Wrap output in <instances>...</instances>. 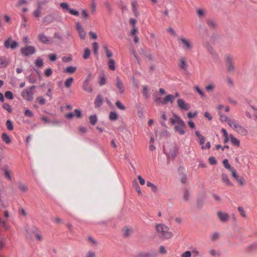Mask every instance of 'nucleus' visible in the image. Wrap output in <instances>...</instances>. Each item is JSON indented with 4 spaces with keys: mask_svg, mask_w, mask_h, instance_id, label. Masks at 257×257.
<instances>
[{
    "mask_svg": "<svg viewBox=\"0 0 257 257\" xmlns=\"http://www.w3.org/2000/svg\"><path fill=\"white\" fill-rule=\"evenodd\" d=\"M133 11L136 16L139 15V13L137 10L138 3L137 1H134L132 3Z\"/></svg>",
    "mask_w": 257,
    "mask_h": 257,
    "instance_id": "bb28decb",
    "label": "nucleus"
},
{
    "mask_svg": "<svg viewBox=\"0 0 257 257\" xmlns=\"http://www.w3.org/2000/svg\"><path fill=\"white\" fill-rule=\"evenodd\" d=\"M227 120H226L225 122H227V123L229 125V126L233 130H235L236 127L237 126V125L239 124L237 121L234 119L229 118L227 117Z\"/></svg>",
    "mask_w": 257,
    "mask_h": 257,
    "instance_id": "dca6fc26",
    "label": "nucleus"
},
{
    "mask_svg": "<svg viewBox=\"0 0 257 257\" xmlns=\"http://www.w3.org/2000/svg\"><path fill=\"white\" fill-rule=\"evenodd\" d=\"M223 164L224 167L226 169H228L229 170H230L231 169H232L233 168L231 167V166L229 164L228 160L227 159H224L223 160Z\"/></svg>",
    "mask_w": 257,
    "mask_h": 257,
    "instance_id": "58836bf2",
    "label": "nucleus"
},
{
    "mask_svg": "<svg viewBox=\"0 0 257 257\" xmlns=\"http://www.w3.org/2000/svg\"><path fill=\"white\" fill-rule=\"evenodd\" d=\"M76 29L79 33V35L81 39L84 40L86 37V33L83 30L81 25L80 23L78 22L76 25Z\"/></svg>",
    "mask_w": 257,
    "mask_h": 257,
    "instance_id": "ddd939ff",
    "label": "nucleus"
},
{
    "mask_svg": "<svg viewBox=\"0 0 257 257\" xmlns=\"http://www.w3.org/2000/svg\"><path fill=\"white\" fill-rule=\"evenodd\" d=\"M174 97L172 95H168L166 96V97L162 100V104H165L167 103L168 101H170L171 103H173L174 102Z\"/></svg>",
    "mask_w": 257,
    "mask_h": 257,
    "instance_id": "4be33fe9",
    "label": "nucleus"
},
{
    "mask_svg": "<svg viewBox=\"0 0 257 257\" xmlns=\"http://www.w3.org/2000/svg\"><path fill=\"white\" fill-rule=\"evenodd\" d=\"M229 140L232 145L237 147L240 146V141L232 134L229 135Z\"/></svg>",
    "mask_w": 257,
    "mask_h": 257,
    "instance_id": "a211bd4d",
    "label": "nucleus"
},
{
    "mask_svg": "<svg viewBox=\"0 0 257 257\" xmlns=\"http://www.w3.org/2000/svg\"><path fill=\"white\" fill-rule=\"evenodd\" d=\"M180 63L179 65L180 67L182 69H183L185 71H187V64L186 59L184 57H182L180 59Z\"/></svg>",
    "mask_w": 257,
    "mask_h": 257,
    "instance_id": "aec40b11",
    "label": "nucleus"
},
{
    "mask_svg": "<svg viewBox=\"0 0 257 257\" xmlns=\"http://www.w3.org/2000/svg\"><path fill=\"white\" fill-rule=\"evenodd\" d=\"M234 130L237 133L241 136H246L248 133L247 131L239 124L237 125Z\"/></svg>",
    "mask_w": 257,
    "mask_h": 257,
    "instance_id": "2eb2a0df",
    "label": "nucleus"
},
{
    "mask_svg": "<svg viewBox=\"0 0 257 257\" xmlns=\"http://www.w3.org/2000/svg\"><path fill=\"white\" fill-rule=\"evenodd\" d=\"M27 3V1L26 0H19L18 3L16 4V6L17 7H19L23 4H25Z\"/></svg>",
    "mask_w": 257,
    "mask_h": 257,
    "instance_id": "052dcab7",
    "label": "nucleus"
},
{
    "mask_svg": "<svg viewBox=\"0 0 257 257\" xmlns=\"http://www.w3.org/2000/svg\"><path fill=\"white\" fill-rule=\"evenodd\" d=\"M73 81V78L72 77H70L66 80L64 83V85L66 87L69 88Z\"/></svg>",
    "mask_w": 257,
    "mask_h": 257,
    "instance_id": "473e14b6",
    "label": "nucleus"
},
{
    "mask_svg": "<svg viewBox=\"0 0 257 257\" xmlns=\"http://www.w3.org/2000/svg\"><path fill=\"white\" fill-rule=\"evenodd\" d=\"M35 88V86H32L28 89L24 90L22 92V96L27 100L31 101L33 99V90Z\"/></svg>",
    "mask_w": 257,
    "mask_h": 257,
    "instance_id": "39448f33",
    "label": "nucleus"
},
{
    "mask_svg": "<svg viewBox=\"0 0 257 257\" xmlns=\"http://www.w3.org/2000/svg\"><path fill=\"white\" fill-rule=\"evenodd\" d=\"M25 115L29 116V117H32L33 116V112L30 110V109H26L25 111Z\"/></svg>",
    "mask_w": 257,
    "mask_h": 257,
    "instance_id": "bf43d9fd",
    "label": "nucleus"
},
{
    "mask_svg": "<svg viewBox=\"0 0 257 257\" xmlns=\"http://www.w3.org/2000/svg\"><path fill=\"white\" fill-rule=\"evenodd\" d=\"M178 106L181 109L188 110L190 108L189 104L185 103V102L182 99H179L177 101Z\"/></svg>",
    "mask_w": 257,
    "mask_h": 257,
    "instance_id": "4468645a",
    "label": "nucleus"
},
{
    "mask_svg": "<svg viewBox=\"0 0 257 257\" xmlns=\"http://www.w3.org/2000/svg\"><path fill=\"white\" fill-rule=\"evenodd\" d=\"M19 189L22 192H24V193L26 192L28 190V187H27V186L22 183H20L19 184Z\"/></svg>",
    "mask_w": 257,
    "mask_h": 257,
    "instance_id": "f704fd0d",
    "label": "nucleus"
},
{
    "mask_svg": "<svg viewBox=\"0 0 257 257\" xmlns=\"http://www.w3.org/2000/svg\"><path fill=\"white\" fill-rule=\"evenodd\" d=\"M35 64L37 67H39L43 66L44 64L43 60L40 58H37L35 61Z\"/></svg>",
    "mask_w": 257,
    "mask_h": 257,
    "instance_id": "37998d69",
    "label": "nucleus"
},
{
    "mask_svg": "<svg viewBox=\"0 0 257 257\" xmlns=\"http://www.w3.org/2000/svg\"><path fill=\"white\" fill-rule=\"evenodd\" d=\"M5 97L7 98L10 99H13L14 98L13 94L12 92L10 91H7L5 93Z\"/></svg>",
    "mask_w": 257,
    "mask_h": 257,
    "instance_id": "603ef678",
    "label": "nucleus"
},
{
    "mask_svg": "<svg viewBox=\"0 0 257 257\" xmlns=\"http://www.w3.org/2000/svg\"><path fill=\"white\" fill-rule=\"evenodd\" d=\"M197 13L199 18L204 17L205 15V12L202 9H198L197 10Z\"/></svg>",
    "mask_w": 257,
    "mask_h": 257,
    "instance_id": "ea45409f",
    "label": "nucleus"
},
{
    "mask_svg": "<svg viewBox=\"0 0 257 257\" xmlns=\"http://www.w3.org/2000/svg\"><path fill=\"white\" fill-rule=\"evenodd\" d=\"M68 11L72 15L76 16L79 15V12L75 9L69 8V9H68Z\"/></svg>",
    "mask_w": 257,
    "mask_h": 257,
    "instance_id": "6e6d98bb",
    "label": "nucleus"
},
{
    "mask_svg": "<svg viewBox=\"0 0 257 257\" xmlns=\"http://www.w3.org/2000/svg\"><path fill=\"white\" fill-rule=\"evenodd\" d=\"M116 106L118 108L121 110H124L125 109V106L119 101H117L115 103Z\"/></svg>",
    "mask_w": 257,
    "mask_h": 257,
    "instance_id": "3c124183",
    "label": "nucleus"
},
{
    "mask_svg": "<svg viewBox=\"0 0 257 257\" xmlns=\"http://www.w3.org/2000/svg\"><path fill=\"white\" fill-rule=\"evenodd\" d=\"M221 132L222 133V135L224 138L223 141L224 143H227L229 141V135L225 128H222Z\"/></svg>",
    "mask_w": 257,
    "mask_h": 257,
    "instance_id": "5701e85b",
    "label": "nucleus"
},
{
    "mask_svg": "<svg viewBox=\"0 0 257 257\" xmlns=\"http://www.w3.org/2000/svg\"><path fill=\"white\" fill-rule=\"evenodd\" d=\"M103 47L105 51L107 57L110 59L111 57L112 56V53L111 51L108 49L107 46L106 45H104Z\"/></svg>",
    "mask_w": 257,
    "mask_h": 257,
    "instance_id": "72a5a7b5",
    "label": "nucleus"
},
{
    "mask_svg": "<svg viewBox=\"0 0 257 257\" xmlns=\"http://www.w3.org/2000/svg\"><path fill=\"white\" fill-rule=\"evenodd\" d=\"M147 186L148 187H151L153 190L154 192H156L157 191V187L156 185L153 184L150 182L147 181Z\"/></svg>",
    "mask_w": 257,
    "mask_h": 257,
    "instance_id": "49530a36",
    "label": "nucleus"
},
{
    "mask_svg": "<svg viewBox=\"0 0 257 257\" xmlns=\"http://www.w3.org/2000/svg\"><path fill=\"white\" fill-rule=\"evenodd\" d=\"M96 4L95 0H91V10L92 13H94L96 11Z\"/></svg>",
    "mask_w": 257,
    "mask_h": 257,
    "instance_id": "09e8293b",
    "label": "nucleus"
},
{
    "mask_svg": "<svg viewBox=\"0 0 257 257\" xmlns=\"http://www.w3.org/2000/svg\"><path fill=\"white\" fill-rule=\"evenodd\" d=\"M45 75L47 77H49L52 74V70L51 68H47L45 71Z\"/></svg>",
    "mask_w": 257,
    "mask_h": 257,
    "instance_id": "5fc2aeb1",
    "label": "nucleus"
},
{
    "mask_svg": "<svg viewBox=\"0 0 257 257\" xmlns=\"http://www.w3.org/2000/svg\"><path fill=\"white\" fill-rule=\"evenodd\" d=\"M216 108L219 116L220 120L222 122L226 121L227 120V116L223 114V110H224L227 112H229L230 110L229 107L227 105L224 106L223 104H219L216 105Z\"/></svg>",
    "mask_w": 257,
    "mask_h": 257,
    "instance_id": "7ed1b4c3",
    "label": "nucleus"
},
{
    "mask_svg": "<svg viewBox=\"0 0 257 257\" xmlns=\"http://www.w3.org/2000/svg\"><path fill=\"white\" fill-rule=\"evenodd\" d=\"M22 54L26 56L33 54L36 52V49L34 46H29L22 48L21 50Z\"/></svg>",
    "mask_w": 257,
    "mask_h": 257,
    "instance_id": "0eeeda50",
    "label": "nucleus"
},
{
    "mask_svg": "<svg viewBox=\"0 0 257 257\" xmlns=\"http://www.w3.org/2000/svg\"><path fill=\"white\" fill-rule=\"evenodd\" d=\"M90 55V50L89 48H86L84 50V52L83 55V58L84 59H87Z\"/></svg>",
    "mask_w": 257,
    "mask_h": 257,
    "instance_id": "e433bc0d",
    "label": "nucleus"
},
{
    "mask_svg": "<svg viewBox=\"0 0 257 257\" xmlns=\"http://www.w3.org/2000/svg\"><path fill=\"white\" fill-rule=\"evenodd\" d=\"M60 6L63 9H66V10H67L68 11V9H69V6H68V4H67L66 3H61L60 4Z\"/></svg>",
    "mask_w": 257,
    "mask_h": 257,
    "instance_id": "774afa93",
    "label": "nucleus"
},
{
    "mask_svg": "<svg viewBox=\"0 0 257 257\" xmlns=\"http://www.w3.org/2000/svg\"><path fill=\"white\" fill-rule=\"evenodd\" d=\"M103 102V98L100 95L97 96L96 99L94 102V105L96 107H99L101 106Z\"/></svg>",
    "mask_w": 257,
    "mask_h": 257,
    "instance_id": "412c9836",
    "label": "nucleus"
},
{
    "mask_svg": "<svg viewBox=\"0 0 257 257\" xmlns=\"http://www.w3.org/2000/svg\"><path fill=\"white\" fill-rule=\"evenodd\" d=\"M4 173L6 177L9 180H12V176L11 175V172L7 168L4 169Z\"/></svg>",
    "mask_w": 257,
    "mask_h": 257,
    "instance_id": "79ce46f5",
    "label": "nucleus"
},
{
    "mask_svg": "<svg viewBox=\"0 0 257 257\" xmlns=\"http://www.w3.org/2000/svg\"><path fill=\"white\" fill-rule=\"evenodd\" d=\"M226 83H227V84L229 86V87H231L233 85V80L230 78V77H227L226 78Z\"/></svg>",
    "mask_w": 257,
    "mask_h": 257,
    "instance_id": "13d9d810",
    "label": "nucleus"
},
{
    "mask_svg": "<svg viewBox=\"0 0 257 257\" xmlns=\"http://www.w3.org/2000/svg\"><path fill=\"white\" fill-rule=\"evenodd\" d=\"M218 28V25L216 21H210V29H216Z\"/></svg>",
    "mask_w": 257,
    "mask_h": 257,
    "instance_id": "a18cd8bd",
    "label": "nucleus"
},
{
    "mask_svg": "<svg viewBox=\"0 0 257 257\" xmlns=\"http://www.w3.org/2000/svg\"><path fill=\"white\" fill-rule=\"evenodd\" d=\"M231 173V175L233 178H234L236 180L239 177L238 175H237V173L236 171V170L232 168L230 170H229Z\"/></svg>",
    "mask_w": 257,
    "mask_h": 257,
    "instance_id": "de8ad7c7",
    "label": "nucleus"
},
{
    "mask_svg": "<svg viewBox=\"0 0 257 257\" xmlns=\"http://www.w3.org/2000/svg\"><path fill=\"white\" fill-rule=\"evenodd\" d=\"M90 122L92 125H95L97 121V118L96 115H91L89 117Z\"/></svg>",
    "mask_w": 257,
    "mask_h": 257,
    "instance_id": "c9c22d12",
    "label": "nucleus"
},
{
    "mask_svg": "<svg viewBox=\"0 0 257 257\" xmlns=\"http://www.w3.org/2000/svg\"><path fill=\"white\" fill-rule=\"evenodd\" d=\"M92 47L93 49V52L95 55H97L98 54V44L96 42H94L92 43Z\"/></svg>",
    "mask_w": 257,
    "mask_h": 257,
    "instance_id": "c03bdc74",
    "label": "nucleus"
},
{
    "mask_svg": "<svg viewBox=\"0 0 257 257\" xmlns=\"http://www.w3.org/2000/svg\"><path fill=\"white\" fill-rule=\"evenodd\" d=\"M196 90L198 92V93L201 95L202 97H204V94L203 92L201 90L199 86H196L195 87Z\"/></svg>",
    "mask_w": 257,
    "mask_h": 257,
    "instance_id": "e2e57ef3",
    "label": "nucleus"
},
{
    "mask_svg": "<svg viewBox=\"0 0 257 257\" xmlns=\"http://www.w3.org/2000/svg\"><path fill=\"white\" fill-rule=\"evenodd\" d=\"M221 180L223 183H225L226 185L228 186H232L233 184L231 183L229 180L227 175L225 173H223L221 175Z\"/></svg>",
    "mask_w": 257,
    "mask_h": 257,
    "instance_id": "6ab92c4d",
    "label": "nucleus"
},
{
    "mask_svg": "<svg viewBox=\"0 0 257 257\" xmlns=\"http://www.w3.org/2000/svg\"><path fill=\"white\" fill-rule=\"evenodd\" d=\"M33 15L37 19L40 18L41 15V7L40 6L33 12Z\"/></svg>",
    "mask_w": 257,
    "mask_h": 257,
    "instance_id": "2f4dec72",
    "label": "nucleus"
},
{
    "mask_svg": "<svg viewBox=\"0 0 257 257\" xmlns=\"http://www.w3.org/2000/svg\"><path fill=\"white\" fill-rule=\"evenodd\" d=\"M37 99L41 105H44L45 103V99L43 97H39Z\"/></svg>",
    "mask_w": 257,
    "mask_h": 257,
    "instance_id": "69168bd1",
    "label": "nucleus"
},
{
    "mask_svg": "<svg viewBox=\"0 0 257 257\" xmlns=\"http://www.w3.org/2000/svg\"><path fill=\"white\" fill-rule=\"evenodd\" d=\"M89 82V79L88 78H86V80L84 81V84H83V88L85 91H89L90 92H92L93 91V89L91 87H89V88H86L85 87V85H88Z\"/></svg>",
    "mask_w": 257,
    "mask_h": 257,
    "instance_id": "c756f323",
    "label": "nucleus"
},
{
    "mask_svg": "<svg viewBox=\"0 0 257 257\" xmlns=\"http://www.w3.org/2000/svg\"><path fill=\"white\" fill-rule=\"evenodd\" d=\"M9 64L8 61L5 58L0 57V68L6 67Z\"/></svg>",
    "mask_w": 257,
    "mask_h": 257,
    "instance_id": "c85d7f7f",
    "label": "nucleus"
},
{
    "mask_svg": "<svg viewBox=\"0 0 257 257\" xmlns=\"http://www.w3.org/2000/svg\"><path fill=\"white\" fill-rule=\"evenodd\" d=\"M76 67L75 66H69L64 69V72L65 73L73 74L75 72Z\"/></svg>",
    "mask_w": 257,
    "mask_h": 257,
    "instance_id": "393cba45",
    "label": "nucleus"
},
{
    "mask_svg": "<svg viewBox=\"0 0 257 257\" xmlns=\"http://www.w3.org/2000/svg\"><path fill=\"white\" fill-rule=\"evenodd\" d=\"M4 46L7 49L11 48L12 49H15L18 47L19 44L16 41H13L12 37H10L5 41Z\"/></svg>",
    "mask_w": 257,
    "mask_h": 257,
    "instance_id": "423d86ee",
    "label": "nucleus"
},
{
    "mask_svg": "<svg viewBox=\"0 0 257 257\" xmlns=\"http://www.w3.org/2000/svg\"><path fill=\"white\" fill-rule=\"evenodd\" d=\"M3 107L9 112H11L12 110L11 105L8 103H4L3 105Z\"/></svg>",
    "mask_w": 257,
    "mask_h": 257,
    "instance_id": "864d4df0",
    "label": "nucleus"
},
{
    "mask_svg": "<svg viewBox=\"0 0 257 257\" xmlns=\"http://www.w3.org/2000/svg\"><path fill=\"white\" fill-rule=\"evenodd\" d=\"M217 216L219 220L223 223L227 222L230 218L229 215L227 213L222 212L221 210L217 211Z\"/></svg>",
    "mask_w": 257,
    "mask_h": 257,
    "instance_id": "1a4fd4ad",
    "label": "nucleus"
},
{
    "mask_svg": "<svg viewBox=\"0 0 257 257\" xmlns=\"http://www.w3.org/2000/svg\"><path fill=\"white\" fill-rule=\"evenodd\" d=\"M2 140L7 144H9L11 141L10 137L6 133H3L2 135Z\"/></svg>",
    "mask_w": 257,
    "mask_h": 257,
    "instance_id": "7c9ffc66",
    "label": "nucleus"
},
{
    "mask_svg": "<svg viewBox=\"0 0 257 257\" xmlns=\"http://www.w3.org/2000/svg\"><path fill=\"white\" fill-rule=\"evenodd\" d=\"M171 123L175 125V130L180 135H184L186 127L184 122L178 115L174 114L173 117L170 119Z\"/></svg>",
    "mask_w": 257,
    "mask_h": 257,
    "instance_id": "f257e3e1",
    "label": "nucleus"
},
{
    "mask_svg": "<svg viewBox=\"0 0 257 257\" xmlns=\"http://www.w3.org/2000/svg\"><path fill=\"white\" fill-rule=\"evenodd\" d=\"M74 112L75 113V115L78 118H80L82 116L81 111L80 109H76L74 110Z\"/></svg>",
    "mask_w": 257,
    "mask_h": 257,
    "instance_id": "0e129e2a",
    "label": "nucleus"
},
{
    "mask_svg": "<svg viewBox=\"0 0 257 257\" xmlns=\"http://www.w3.org/2000/svg\"><path fill=\"white\" fill-rule=\"evenodd\" d=\"M49 59L51 61H55L57 59V55L56 54H52L49 55Z\"/></svg>",
    "mask_w": 257,
    "mask_h": 257,
    "instance_id": "680f3d73",
    "label": "nucleus"
},
{
    "mask_svg": "<svg viewBox=\"0 0 257 257\" xmlns=\"http://www.w3.org/2000/svg\"><path fill=\"white\" fill-rule=\"evenodd\" d=\"M38 38L40 41L44 44L50 43V38L43 33H41L38 35Z\"/></svg>",
    "mask_w": 257,
    "mask_h": 257,
    "instance_id": "f3484780",
    "label": "nucleus"
},
{
    "mask_svg": "<svg viewBox=\"0 0 257 257\" xmlns=\"http://www.w3.org/2000/svg\"><path fill=\"white\" fill-rule=\"evenodd\" d=\"M165 151L167 155L170 158L172 159L175 158L178 153V150L177 148L175 146H172L169 148L165 149Z\"/></svg>",
    "mask_w": 257,
    "mask_h": 257,
    "instance_id": "6e6552de",
    "label": "nucleus"
},
{
    "mask_svg": "<svg viewBox=\"0 0 257 257\" xmlns=\"http://www.w3.org/2000/svg\"><path fill=\"white\" fill-rule=\"evenodd\" d=\"M220 238V234L217 232H213L211 235V240L212 241H216Z\"/></svg>",
    "mask_w": 257,
    "mask_h": 257,
    "instance_id": "cd10ccee",
    "label": "nucleus"
},
{
    "mask_svg": "<svg viewBox=\"0 0 257 257\" xmlns=\"http://www.w3.org/2000/svg\"><path fill=\"white\" fill-rule=\"evenodd\" d=\"M116 86L120 94H122L124 92V88L122 81L118 76L116 77Z\"/></svg>",
    "mask_w": 257,
    "mask_h": 257,
    "instance_id": "f8f14e48",
    "label": "nucleus"
},
{
    "mask_svg": "<svg viewBox=\"0 0 257 257\" xmlns=\"http://www.w3.org/2000/svg\"><path fill=\"white\" fill-rule=\"evenodd\" d=\"M210 254L214 256H219L220 255V252L218 250L212 249L210 251Z\"/></svg>",
    "mask_w": 257,
    "mask_h": 257,
    "instance_id": "4d7b16f0",
    "label": "nucleus"
},
{
    "mask_svg": "<svg viewBox=\"0 0 257 257\" xmlns=\"http://www.w3.org/2000/svg\"><path fill=\"white\" fill-rule=\"evenodd\" d=\"M195 134L198 138L199 144L201 146V149L204 150L209 148V142H207L205 145H204L205 141L204 137L202 136L198 131H196Z\"/></svg>",
    "mask_w": 257,
    "mask_h": 257,
    "instance_id": "9d476101",
    "label": "nucleus"
},
{
    "mask_svg": "<svg viewBox=\"0 0 257 257\" xmlns=\"http://www.w3.org/2000/svg\"><path fill=\"white\" fill-rule=\"evenodd\" d=\"M118 118V115L115 112L111 111L109 114V119L111 120H116Z\"/></svg>",
    "mask_w": 257,
    "mask_h": 257,
    "instance_id": "4c0bfd02",
    "label": "nucleus"
},
{
    "mask_svg": "<svg viewBox=\"0 0 257 257\" xmlns=\"http://www.w3.org/2000/svg\"><path fill=\"white\" fill-rule=\"evenodd\" d=\"M191 252L190 251H186L183 253L182 254V257H191Z\"/></svg>",
    "mask_w": 257,
    "mask_h": 257,
    "instance_id": "338daca9",
    "label": "nucleus"
},
{
    "mask_svg": "<svg viewBox=\"0 0 257 257\" xmlns=\"http://www.w3.org/2000/svg\"><path fill=\"white\" fill-rule=\"evenodd\" d=\"M115 62L114 59L110 58L108 62V66L110 70L114 71L115 70Z\"/></svg>",
    "mask_w": 257,
    "mask_h": 257,
    "instance_id": "b1692460",
    "label": "nucleus"
},
{
    "mask_svg": "<svg viewBox=\"0 0 257 257\" xmlns=\"http://www.w3.org/2000/svg\"><path fill=\"white\" fill-rule=\"evenodd\" d=\"M6 125L7 127V128L9 131H13L14 129V126L12 122L10 120H7L6 121Z\"/></svg>",
    "mask_w": 257,
    "mask_h": 257,
    "instance_id": "a19ab883",
    "label": "nucleus"
},
{
    "mask_svg": "<svg viewBox=\"0 0 257 257\" xmlns=\"http://www.w3.org/2000/svg\"><path fill=\"white\" fill-rule=\"evenodd\" d=\"M179 42L182 43L187 50H191L192 49V45L190 41L184 37H181L179 39Z\"/></svg>",
    "mask_w": 257,
    "mask_h": 257,
    "instance_id": "9b49d317",
    "label": "nucleus"
},
{
    "mask_svg": "<svg viewBox=\"0 0 257 257\" xmlns=\"http://www.w3.org/2000/svg\"><path fill=\"white\" fill-rule=\"evenodd\" d=\"M156 229L159 235L165 239L171 238L173 236V233L169 231V228L167 225L163 224H157L156 225Z\"/></svg>",
    "mask_w": 257,
    "mask_h": 257,
    "instance_id": "f03ea898",
    "label": "nucleus"
},
{
    "mask_svg": "<svg viewBox=\"0 0 257 257\" xmlns=\"http://www.w3.org/2000/svg\"><path fill=\"white\" fill-rule=\"evenodd\" d=\"M225 65L227 71L232 72L235 69L233 64V57L230 54H227L225 56Z\"/></svg>",
    "mask_w": 257,
    "mask_h": 257,
    "instance_id": "20e7f679",
    "label": "nucleus"
},
{
    "mask_svg": "<svg viewBox=\"0 0 257 257\" xmlns=\"http://www.w3.org/2000/svg\"><path fill=\"white\" fill-rule=\"evenodd\" d=\"M238 211L239 212L241 216L244 218H245L246 217V214H245V211L244 210V209L242 207H241V206H239L238 207Z\"/></svg>",
    "mask_w": 257,
    "mask_h": 257,
    "instance_id": "8fccbe9b",
    "label": "nucleus"
},
{
    "mask_svg": "<svg viewBox=\"0 0 257 257\" xmlns=\"http://www.w3.org/2000/svg\"><path fill=\"white\" fill-rule=\"evenodd\" d=\"M210 57L214 61H217L218 59V56L216 52L213 49L210 48Z\"/></svg>",
    "mask_w": 257,
    "mask_h": 257,
    "instance_id": "a878e982",
    "label": "nucleus"
}]
</instances>
